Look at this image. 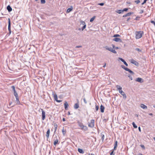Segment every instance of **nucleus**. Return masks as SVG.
I'll use <instances>...</instances> for the list:
<instances>
[{
	"instance_id": "47",
	"label": "nucleus",
	"mask_w": 155,
	"mask_h": 155,
	"mask_svg": "<svg viewBox=\"0 0 155 155\" xmlns=\"http://www.w3.org/2000/svg\"><path fill=\"white\" fill-rule=\"evenodd\" d=\"M148 0H144L143 2L142 3V5H143Z\"/></svg>"
},
{
	"instance_id": "25",
	"label": "nucleus",
	"mask_w": 155,
	"mask_h": 155,
	"mask_svg": "<svg viewBox=\"0 0 155 155\" xmlns=\"http://www.w3.org/2000/svg\"><path fill=\"white\" fill-rule=\"evenodd\" d=\"M54 95V97L55 100L56 101V100H58L57 96L56 94H53Z\"/></svg>"
},
{
	"instance_id": "20",
	"label": "nucleus",
	"mask_w": 155,
	"mask_h": 155,
	"mask_svg": "<svg viewBox=\"0 0 155 155\" xmlns=\"http://www.w3.org/2000/svg\"><path fill=\"white\" fill-rule=\"evenodd\" d=\"M79 105L78 104V103H76L75 104L74 106V109H77L79 108Z\"/></svg>"
},
{
	"instance_id": "46",
	"label": "nucleus",
	"mask_w": 155,
	"mask_h": 155,
	"mask_svg": "<svg viewBox=\"0 0 155 155\" xmlns=\"http://www.w3.org/2000/svg\"><path fill=\"white\" fill-rule=\"evenodd\" d=\"M151 23L154 25L155 26V21H154L152 20L151 21Z\"/></svg>"
},
{
	"instance_id": "31",
	"label": "nucleus",
	"mask_w": 155,
	"mask_h": 155,
	"mask_svg": "<svg viewBox=\"0 0 155 155\" xmlns=\"http://www.w3.org/2000/svg\"><path fill=\"white\" fill-rule=\"evenodd\" d=\"M121 67L123 69H124L126 71H127V70L126 69H128V68H126L125 67V66L124 65H121Z\"/></svg>"
},
{
	"instance_id": "30",
	"label": "nucleus",
	"mask_w": 155,
	"mask_h": 155,
	"mask_svg": "<svg viewBox=\"0 0 155 155\" xmlns=\"http://www.w3.org/2000/svg\"><path fill=\"white\" fill-rule=\"evenodd\" d=\"M81 25H84L86 24L85 22L83 21H80Z\"/></svg>"
},
{
	"instance_id": "10",
	"label": "nucleus",
	"mask_w": 155,
	"mask_h": 155,
	"mask_svg": "<svg viewBox=\"0 0 155 155\" xmlns=\"http://www.w3.org/2000/svg\"><path fill=\"white\" fill-rule=\"evenodd\" d=\"M114 41H115L117 42H121L122 40L119 38H116L113 39Z\"/></svg>"
},
{
	"instance_id": "57",
	"label": "nucleus",
	"mask_w": 155,
	"mask_h": 155,
	"mask_svg": "<svg viewBox=\"0 0 155 155\" xmlns=\"http://www.w3.org/2000/svg\"><path fill=\"white\" fill-rule=\"evenodd\" d=\"M62 120L63 121H65V118H63L62 119Z\"/></svg>"
},
{
	"instance_id": "50",
	"label": "nucleus",
	"mask_w": 155,
	"mask_h": 155,
	"mask_svg": "<svg viewBox=\"0 0 155 155\" xmlns=\"http://www.w3.org/2000/svg\"><path fill=\"white\" fill-rule=\"evenodd\" d=\"M114 150H112V151L111 152V153H110V155H113V154H113V153H114Z\"/></svg>"
},
{
	"instance_id": "42",
	"label": "nucleus",
	"mask_w": 155,
	"mask_h": 155,
	"mask_svg": "<svg viewBox=\"0 0 155 155\" xmlns=\"http://www.w3.org/2000/svg\"><path fill=\"white\" fill-rule=\"evenodd\" d=\"M135 50H136L139 52H141V50L139 48H136Z\"/></svg>"
},
{
	"instance_id": "33",
	"label": "nucleus",
	"mask_w": 155,
	"mask_h": 155,
	"mask_svg": "<svg viewBox=\"0 0 155 155\" xmlns=\"http://www.w3.org/2000/svg\"><path fill=\"white\" fill-rule=\"evenodd\" d=\"M86 24L84 25H83V26L81 28V30L82 31H83L85 28L86 27Z\"/></svg>"
},
{
	"instance_id": "39",
	"label": "nucleus",
	"mask_w": 155,
	"mask_h": 155,
	"mask_svg": "<svg viewBox=\"0 0 155 155\" xmlns=\"http://www.w3.org/2000/svg\"><path fill=\"white\" fill-rule=\"evenodd\" d=\"M137 4H138L140 2V1L139 0H136L134 1Z\"/></svg>"
},
{
	"instance_id": "27",
	"label": "nucleus",
	"mask_w": 155,
	"mask_h": 155,
	"mask_svg": "<svg viewBox=\"0 0 155 155\" xmlns=\"http://www.w3.org/2000/svg\"><path fill=\"white\" fill-rule=\"evenodd\" d=\"M132 125H133V126L134 128H137V126L135 124V123L134 122H133L132 123Z\"/></svg>"
},
{
	"instance_id": "1",
	"label": "nucleus",
	"mask_w": 155,
	"mask_h": 155,
	"mask_svg": "<svg viewBox=\"0 0 155 155\" xmlns=\"http://www.w3.org/2000/svg\"><path fill=\"white\" fill-rule=\"evenodd\" d=\"M77 123L78 125L81 128V129L84 131H87L88 130L87 127L83 125V124L79 121H77Z\"/></svg>"
},
{
	"instance_id": "23",
	"label": "nucleus",
	"mask_w": 155,
	"mask_h": 155,
	"mask_svg": "<svg viewBox=\"0 0 155 155\" xmlns=\"http://www.w3.org/2000/svg\"><path fill=\"white\" fill-rule=\"evenodd\" d=\"M78 151L79 152L81 153H84L83 150L80 148H78Z\"/></svg>"
},
{
	"instance_id": "36",
	"label": "nucleus",
	"mask_w": 155,
	"mask_h": 155,
	"mask_svg": "<svg viewBox=\"0 0 155 155\" xmlns=\"http://www.w3.org/2000/svg\"><path fill=\"white\" fill-rule=\"evenodd\" d=\"M99 108V107L97 105H95V110L96 111H97L98 110Z\"/></svg>"
},
{
	"instance_id": "32",
	"label": "nucleus",
	"mask_w": 155,
	"mask_h": 155,
	"mask_svg": "<svg viewBox=\"0 0 155 155\" xmlns=\"http://www.w3.org/2000/svg\"><path fill=\"white\" fill-rule=\"evenodd\" d=\"M57 126H57V124H54V129H55V131H56L57 130Z\"/></svg>"
},
{
	"instance_id": "38",
	"label": "nucleus",
	"mask_w": 155,
	"mask_h": 155,
	"mask_svg": "<svg viewBox=\"0 0 155 155\" xmlns=\"http://www.w3.org/2000/svg\"><path fill=\"white\" fill-rule=\"evenodd\" d=\"M128 10V9L127 8H125L124 9H123V10H122L123 12L124 11L127 12V11Z\"/></svg>"
},
{
	"instance_id": "35",
	"label": "nucleus",
	"mask_w": 155,
	"mask_h": 155,
	"mask_svg": "<svg viewBox=\"0 0 155 155\" xmlns=\"http://www.w3.org/2000/svg\"><path fill=\"white\" fill-rule=\"evenodd\" d=\"M11 87H12L13 92L16 91L15 90V87L14 86H12Z\"/></svg>"
},
{
	"instance_id": "63",
	"label": "nucleus",
	"mask_w": 155,
	"mask_h": 155,
	"mask_svg": "<svg viewBox=\"0 0 155 155\" xmlns=\"http://www.w3.org/2000/svg\"><path fill=\"white\" fill-rule=\"evenodd\" d=\"M138 155H143V154H141V153H139Z\"/></svg>"
},
{
	"instance_id": "44",
	"label": "nucleus",
	"mask_w": 155,
	"mask_h": 155,
	"mask_svg": "<svg viewBox=\"0 0 155 155\" xmlns=\"http://www.w3.org/2000/svg\"><path fill=\"white\" fill-rule=\"evenodd\" d=\"M104 4V3H99L98 4V5H101V6H103Z\"/></svg>"
},
{
	"instance_id": "7",
	"label": "nucleus",
	"mask_w": 155,
	"mask_h": 155,
	"mask_svg": "<svg viewBox=\"0 0 155 155\" xmlns=\"http://www.w3.org/2000/svg\"><path fill=\"white\" fill-rule=\"evenodd\" d=\"M42 114V120H44L45 118V112L43 110V109H41Z\"/></svg>"
},
{
	"instance_id": "4",
	"label": "nucleus",
	"mask_w": 155,
	"mask_h": 155,
	"mask_svg": "<svg viewBox=\"0 0 155 155\" xmlns=\"http://www.w3.org/2000/svg\"><path fill=\"white\" fill-rule=\"evenodd\" d=\"M104 48L106 49V50H108L114 54L117 53V52L115 50L113 49V48L111 47H108V46H106L104 47Z\"/></svg>"
},
{
	"instance_id": "17",
	"label": "nucleus",
	"mask_w": 155,
	"mask_h": 155,
	"mask_svg": "<svg viewBox=\"0 0 155 155\" xmlns=\"http://www.w3.org/2000/svg\"><path fill=\"white\" fill-rule=\"evenodd\" d=\"M16 99V102L17 104H20V102L19 100L18 96L15 97Z\"/></svg>"
},
{
	"instance_id": "14",
	"label": "nucleus",
	"mask_w": 155,
	"mask_h": 155,
	"mask_svg": "<svg viewBox=\"0 0 155 155\" xmlns=\"http://www.w3.org/2000/svg\"><path fill=\"white\" fill-rule=\"evenodd\" d=\"M7 9L9 12H11L12 10V9L10 5H8L7 6Z\"/></svg>"
},
{
	"instance_id": "16",
	"label": "nucleus",
	"mask_w": 155,
	"mask_h": 155,
	"mask_svg": "<svg viewBox=\"0 0 155 155\" xmlns=\"http://www.w3.org/2000/svg\"><path fill=\"white\" fill-rule=\"evenodd\" d=\"M140 107L144 109H147V107L143 104H140Z\"/></svg>"
},
{
	"instance_id": "8",
	"label": "nucleus",
	"mask_w": 155,
	"mask_h": 155,
	"mask_svg": "<svg viewBox=\"0 0 155 155\" xmlns=\"http://www.w3.org/2000/svg\"><path fill=\"white\" fill-rule=\"evenodd\" d=\"M131 63L136 66H138L139 63L138 62H137L136 61L132 59L131 60Z\"/></svg>"
},
{
	"instance_id": "18",
	"label": "nucleus",
	"mask_w": 155,
	"mask_h": 155,
	"mask_svg": "<svg viewBox=\"0 0 155 155\" xmlns=\"http://www.w3.org/2000/svg\"><path fill=\"white\" fill-rule=\"evenodd\" d=\"M73 10V7L72 6H71V8H68V9L67 11V13H69L72 10Z\"/></svg>"
},
{
	"instance_id": "60",
	"label": "nucleus",
	"mask_w": 155,
	"mask_h": 155,
	"mask_svg": "<svg viewBox=\"0 0 155 155\" xmlns=\"http://www.w3.org/2000/svg\"><path fill=\"white\" fill-rule=\"evenodd\" d=\"M106 63L103 66V67H105L106 66Z\"/></svg>"
},
{
	"instance_id": "62",
	"label": "nucleus",
	"mask_w": 155,
	"mask_h": 155,
	"mask_svg": "<svg viewBox=\"0 0 155 155\" xmlns=\"http://www.w3.org/2000/svg\"><path fill=\"white\" fill-rule=\"evenodd\" d=\"M135 115L137 117H138V114H136Z\"/></svg>"
},
{
	"instance_id": "5",
	"label": "nucleus",
	"mask_w": 155,
	"mask_h": 155,
	"mask_svg": "<svg viewBox=\"0 0 155 155\" xmlns=\"http://www.w3.org/2000/svg\"><path fill=\"white\" fill-rule=\"evenodd\" d=\"M94 119H92L91 120V122L88 123V126L89 127L93 128L94 127Z\"/></svg>"
},
{
	"instance_id": "26",
	"label": "nucleus",
	"mask_w": 155,
	"mask_h": 155,
	"mask_svg": "<svg viewBox=\"0 0 155 155\" xmlns=\"http://www.w3.org/2000/svg\"><path fill=\"white\" fill-rule=\"evenodd\" d=\"M62 134H63V135H64L66 133V130H64V127L62 130Z\"/></svg>"
},
{
	"instance_id": "11",
	"label": "nucleus",
	"mask_w": 155,
	"mask_h": 155,
	"mask_svg": "<svg viewBox=\"0 0 155 155\" xmlns=\"http://www.w3.org/2000/svg\"><path fill=\"white\" fill-rule=\"evenodd\" d=\"M133 12H128L126 14L124 15H123V17H125L128 16H129L130 15H131V14H133Z\"/></svg>"
},
{
	"instance_id": "49",
	"label": "nucleus",
	"mask_w": 155,
	"mask_h": 155,
	"mask_svg": "<svg viewBox=\"0 0 155 155\" xmlns=\"http://www.w3.org/2000/svg\"><path fill=\"white\" fill-rule=\"evenodd\" d=\"M128 77L131 80H132L133 79L131 75H129Z\"/></svg>"
},
{
	"instance_id": "56",
	"label": "nucleus",
	"mask_w": 155,
	"mask_h": 155,
	"mask_svg": "<svg viewBox=\"0 0 155 155\" xmlns=\"http://www.w3.org/2000/svg\"><path fill=\"white\" fill-rule=\"evenodd\" d=\"M130 18H128L127 19V21H128L130 20Z\"/></svg>"
},
{
	"instance_id": "21",
	"label": "nucleus",
	"mask_w": 155,
	"mask_h": 155,
	"mask_svg": "<svg viewBox=\"0 0 155 155\" xmlns=\"http://www.w3.org/2000/svg\"><path fill=\"white\" fill-rule=\"evenodd\" d=\"M116 12L118 14H121L123 13L122 10H117L116 11Z\"/></svg>"
},
{
	"instance_id": "55",
	"label": "nucleus",
	"mask_w": 155,
	"mask_h": 155,
	"mask_svg": "<svg viewBox=\"0 0 155 155\" xmlns=\"http://www.w3.org/2000/svg\"><path fill=\"white\" fill-rule=\"evenodd\" d=\"M138 130L140 132H141V128L140 127H139L138 128Z\"/></svg>"
},
{
	"instance_id": "3",
	"label": "nucleus",
	"mask_w": 155,
	"mask_h": 155,
	"mask_svg": "<svg viewBox=\"0 0 155 155\" xmlns=\"http://www.w3.org/2000/svg\"><path fill=\"white\" fill-rule=\"evenodd\" d=\"M143 34V32L142 31H137L135 32L136 38V39H139L141 38Z\"/></svg>"
},
{
	"instance_id": "19",
	"label": "nucleus",
	"mask_w": 155,
	"mask_h": 155,
	"mask_svg": "<svg viewBox=\"0 0 155 155\" xmlns=\"http://www.w3.org/2000/svg\"><path fill=\"white\" fill-rule=\"evenodd\" d=\"M56 139L54 140V144L55 146H56L58 142V140L57 138V137H56Z\"/></svg>"
},
{
	"instance_id": "53",
	"label": "nucleus",
	"mask_w": 155,
	"mask_h": 155,
	"mask_svg": "<svg viewBox=\"0 0 155 155\" xmlns=\"http://www.w3.org/2000/svg\"><path fill=\"white\" fill-rule=\"evenodd\" d=\"M82 47V46H76V48H81Z\"/></svg>"
},
{
	"instance_id": "51",
	"label": "nucleus",
	"mask_w": 155,
	"mask_h": 155,
	"mask_svg": "<svg viewBox=\"0 0 155 155\" xmlns=\"http://www.w3.org/2000/svg\"><path fill=\"white\" fill-rule=\"evenodd\" d=\"M123 63L126 66H128V64L125 61H124Z\"/></svg>"
},
{
	"instance_id": "34",
	"label": "nucleus",
	"mask_w": 155,
	"mask_h": 155,
	"mask_svg": "<svg viewBox=\"0 0 155 155\" xmlns=\"http://www.w3.org/2000/svg\"><path fill=\"white\" fill-rule=\"evenodd\" d=\"M14 92V95L15 96V97H16V96H18V94L16 92V91H14L13 92Z\"/></svg>"
},
{
	"instance_id": "41",
	"label": "nucleus",
	"mask_w": 155,
	"mask_h": 155,
	"mask_svg": "<svg viewBox=\"0 0 155 155\" xmlns=\"http://www.w3.org/2000/svg\"><path fill=\"white\" fill-rule=\"evenodd\" d=\"M83 101H84V103L85 104H86L87 103V102L85 98L84 97L83 98Z\"/></svg>"
},
{
	"instance_id": "29",
	"label": "nucleus",
	"mask_w": 155,
	"mask_h": 155,
	"mask_svg": "<svg viewBox=\"0 0 155 155\" xmlns=\"http://www.w3.org/2000/svg\"><path fill=\"white\" fill-rule=\"evenodd\" d=\"M95 18V16H94L92 18H91L90 20V22H92Z\"/></svg>"
},
{
	"instance_id": "13",
	"label": "nucleus",
	"mask_w": 155,
	"mask_h": 155,
	"mask_svg": "<svg viewBox=\"0 0 155 155\" xmlns=\"http://www.w3.org/2000/svg\"><path fill=\"white\" fill-rule=\"evenodd\" d=\"M105 109V107L104 106L102 105H101L100 106V109L101 112L102 113L104 112V110Z\"/></svg>"
},
{
	"instance_id": "43",
	"label": "nucleus",
	"mask_w": 155,
	"mask_h": 155,
	"mask_svg": "<svg viewBox=\"0 0 155 155\" xmlns=\"http://www.w3.org/2000/svg\"><path fill=\"white\" fill-rule=\"evenodd\" d=\"M120 35H119L116 34V35H114L113 37H120Z\"/></svg>"
},
{
	"instance_id": "6",
	"label": "nucleus",
	"mask_w": 155,
	"mask_h": 155,
	"mask_svg": "<svg viewBox=\"0 0 155 155\" xmlns=\"http://www.w3.org/2000/svg\"><path fill=\"white\" fill-rule=\"evenodd\" d=\"M8 30L9 31V34H10L11 32V22L10 18L8 19Z\"/></svg>"
},
{
	"instance_id": "24",
	"label": "nucleus",
	"mask_w": 155,
	"mask_h": 155,
	"mask_svg": "<svg viewBox=\"0 0 155 155\" xmlns=\"http://www.w3.org/2000/svg\"><path fill=\"white\" fill-rule=\"evenodd\" d=\"M126 69L127 70V71H128L131 74H134V72L133 71H132L131 70H130L128 68V69Z\"/></svg>"
},
{
	"instance_id": "37",
	"label": "nucleus",
	"mask_w": 155,
	"mask_h": 155,
	"mask_svg": "<svg viewBox=\"0 0 155 155\" xmlns=\"http://www.w3.org/2000/svg\"><path fill=\"white\" fill-rule=\"evenodd\" d=\"M112 46L113 47V48L115 49H117L118 48V47H115V46L114 45H112Z\"/></svg>"
},
{
	"instance_id": "45",
	"label": "nucleus",
	"mask_w": 155,
	"mask_h": 155,
	"mask_svg": "<svg viewBox=\"0 0 155 155\" xmlns=\"http://www.w3.org/2000/svg\"><path fill=\"white\" fill-rule=\"evenodd\" d=\"M119 59L123 62H124V61H125L124 59H123V58H119Z\"/></svg>"
},
{
	"instance_id": "15",
	"label": "nucleus",
	"mask_w": 155,
	"mask_h": 155,
	"mask_svg": "<svg viewBox=\"0 0 155 155\" xmlns=\"http://www.w3.org/2000/svg\"><path fill=\"white\" fill-rule=\"evenodd\" d=\"M117 141H116L115 142L114 144V150H116V148L117 147Z\"/></svg>"
},
{
	"instance_id": "2",
	"label": "nucleus",
	"mask_w": 155,
	"mask_h": 155,
	"mask_svg": "<svg viewBox=\"0 0 155 155\" xmlns=\"http://www.w3.org/2000/svg\"><path fill=\"white\" fill-rule=\"evenodd\" d=\"M116 87L117 89H118V90L119 92L125 98H126V96L124 92L122 91V87L118 85H117L116 86Z\"/></svg>"
},
{
	"instance_id": "28",
	"label": "nucleus",
	"mask_w": 155,
	"mask_h": 155,
	"mask_svg": "<svg viewBox=\"0 0 155 155\" xmlns=\"http://www.w3.org/2000/svg\"><path fill=\"white\" fill-rule=\"evenodd\" d=\"M101 139L102 140V141H103V140H104V136L103 134L101 133Z\"/></svg>"
},
{
	"instance_id": "48",
	"label": "nucleus",
	"mask_w": 155,
	"mask_h": 155,
	"mask_svg": "<svg viewBox=\"0 0 155 155\" xmlns=\"http://www.w3.org/2000/svg\"><path fill=\"white\" fill-rule=\"evenodd\" d=\"M140 146L143 148V149L144 150L145 149V147L143 145L141 144L140 145Z\"/></svg>"
},
{
	"instance_id": "64",
	"label": "nucleus",
	"mask_w": 155,
	"mask_h": 155,
	"mask_svg": "<svg viewBox=\"0 0 155 155\" xmlns=\"http://www.w3.org/2000/svg\"><path fill=\"white\" fill-rule=\"evenodd\" d=\"M153 139L155 141V137H154Z\"/></svg>"
},
{
	"instance_id": "22",
	"label": "nucleus",
	"mask_w": 155,
	"mask_h": 155,
	"mask_svg": "<svg viewBox=\"0 0 155 155\" xmlns=\"http://www.w3.org/2000/svg\"><path fill=\"white\" fill-rule=\"evenodd\" d=\"M50 130L49 129H48V130H47V133H46V137H47V138H48L49 137V134H50Z\"/></svg>"
},
{
	"instance_id": "59",
	"label": "nucleus",
	"mask_w": 155,
	"mask_h": 155,
	"mask_svg": "<svg viewBox=\"0 0 155 155\" xmlns=\"http://www.w3.org/2000/svg\"><path fill=\"white\" fill-rule=\"evenodd\" d=\"M149 114L150 115H151V116H152L153 115V114L152 113H150Z\"/></svg>"
},
{
	"instance_id": "40",
	"label": "nucleus",
	"mask_w": 155,
	"mask_h": 155,
	"mask_svg": "<svg viewBox=\"0 0 155 155\" xmlns=\"http://www.w3.org/2000/svg\"><path fill=\"white\" fill-rule=\"evenodd\" d=\"M41 2L42 4H44L45 2V0H41Z\"/></svg>"
},
{
	"instance_id": "12",
	"label": "nucleus",
	"mask_w": 155,
	"mask_h": 155,
	"mask_svg": "<svg viewBox=\"0 0 155 155\" xmlns=\"http://www.w3.org/2000/svg\"><path fill=\"white\" fill-rule=\"evenodd\" d=\"M64 104V107L65 109L66 110H67L68 107V102L67 101H65Z\"/></svg>"
},
{
	"instance_id": "54",
	"label": "nucleus",
	"mask_w": 155,
	"mask_h": 155,
	"mask_svg": "<svg viewBox=\"0 0 155 155\" xmlns=\"http://www.w3.org/2000/svg\"><path fill=\"white\" fill-rule=\"evenodd\" d=\"M143 12V10H141L140 12V14H142Z\"/></svg>"
},
{
	"instance_id": "58",
	"label": "nucleus",
	"mask_w": 155,
	"mask_h": 155,
	"mask_svg": "<svg viewBox=\"0 0 155 155\" xmlns=\"http://www.w3.org/2000/svg\"><path fill=\"white\" fill-rule=\"evenodd\" d=\"M68 115H70L71 114H70V111H68Z\"/></svg>"
},
{
	"instance_id": "52",
	"label": "nucleus",
	"mask_w": 155,
	"mask_h": 155,
	"mask_svg": "<svg viewBox=\"0 0 155 155\" xmlns=\"http://www.w3.org/2000/svg\"><path fill=\"white\" fill-rule=\"evenodd\" d=\"M56 101L57 102H58L60 103V102H61L62 101V100H56Z\"/></svg>"
},
{
	"instance_id": "61",
	"label": "nucleus",
	"mask_w": 155,
	"mask_h": 155,
	"mask_svg": "<svg viewBox=\"0 0 155 155\" xmlns=\"http://www.w3.org/2000/svg\"><path fill=\"white\" fill-rule=\"evenodd\" d=\"M81 30V29L80 28H79L78 29V30H79V31H80Z\"/></svg>"
},
{
	"instance_id": "9",
	"label": "nucleus",
	"mask_w": 155,
	"mask_h": 155,
	"mask_svg": "<svg viewBox=\"0 0 155 155\" xmlns=\"http://www.w3.org/2000/svg\"><path fill=\"white\" fill-rule=\"evenodd\" d=\"M136 81L139 82L140 83H142L143 82V80L141 78H136Z\"/></svg>"
}]
</instances>
